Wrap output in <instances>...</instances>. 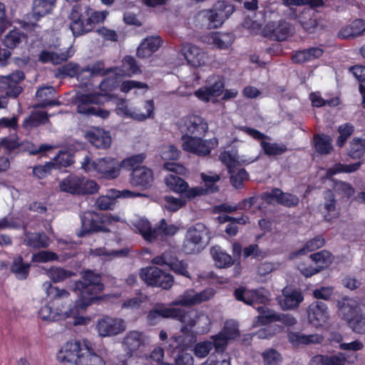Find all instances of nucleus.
Instances as JSON below:
<instances>
[{
    "label": "nucleus",
    "mask_w": 365,
    "mask_h": 365,
    "mask_svg": "<svg viewBox=\"0 0 365 365\" xmlns=\"http://www.w3.org/2000/svg\"><path fill=\"white\" fill-rule=\"evenodd\" d=\"M43 288L51 302L41 307L38 311L39 317L44 321L56 322L68 317L73 318L74 325H86L91 318L85 317L87 309L91 305V269L85 272L82 280L76 281L73 291L78 296L75 304L65 306L64 299H68L70 293L66 289L53 286L51 282L43 284Z\"/></svg>",
    "instance_id": "obj_1"
},
{
    "label": "nucleus",
    "mask_w": 365,
    "mask_h": 365,
    "mask_svg": "<svg viewBox=\"0 0 365 365\" xmlns=\"http://www.w3.org/2000/svg\"><path fill=\"white\" fill-rule=\"evenodd\" d=\"M90 356L91 347L86 342L82 344L79 341H71L58 352L57 359L71 365H88L87 361Z\"/></svg>",
    "instance_id": "obj_2"
},
{
    "label": "nucleus",
    "mask_w": 365,
    "mask_h": 365,
    "mask_svg": "<svg viewBox=\"0 0 365 365\" xmlns=\"http://www.w3.org/2000/svg\"><path fill=\"white\" fill-rule=\"evenodd\" d=\"M234 11L233 5L224 1H219L213 5L212 9L200 11L198 17L206 21L208 28L217 29L224 24Z\"/></svg>",
    "instance_id": "obj_3"
},
{
    "label": "nucleus",
    "mask_w": 365,
    "mask_h": 365,
    "mask_svg": "<svg viewBox=\"0 0 365 365\" xmlns=\"http://www.w3.org/2000/svg\"><path fill=\"white\" fill-rule=\"evenodd\" d=\"M69 19L70 29L74 36L91 31V8L89 6H73Z\"/></svg>",
    "instance_id": "obj_4"
},
{
    "label": "nucleus",
    "mask_w": 365,
    "mask_h": 365,
    "mask_svg": "<svg viewBox=\"0 0 365 365\" xmlns=\"http://www.w3.org/2000/svg\"><path fill=\"white\" fill-rule=\"evenodd\" d=\"M56 76L60 78L76 77L81 88H88L91 86V67L89 65L81 68L78 63L69 62L58 67Z\"/></svg>",
    "instance_id": "obj_5"
},
{
    "label": "nucleus",
    "mask_w": 365,
    "mask_h": 365,
    "mask_svg": "<svg viewBox=\"0 0 365 365\" xmlns=\"http://www.w3.org/2000/svg\"><path fill=\"white\" fill-rule=\"evenodd\" d=\"M224 87V80L220 76H210L205 81V85L196 90L194 95L203 102H215L216 98L223 93Z\"/></svg>",
    "instance_id": "obj_6"
},
{
    "label": "nucleus",
    "mask_w": 365,
    "mask_h": 365,
    "mask_svg": "<svg viewBox=\"0 0 365 365\" xmlns=\"http://www.w3.org/2000/svg\"><path fill=\"white\" fill-rule=\"evenodd\" d=\"M140 277L149 286L158 287L165 289H170L174 282L173 277L171 274L163 272L156 267L141 269Z\"/></svg>",
    "instance_id": "obj_7"
},
{
    "label": "nucleus",
    "mask_w": 365,
    "mask_h": 365,
    "mask_svg": "<svg viewBox=\"0 0 365 365\" xmlns=\"http://www.w3.org/2000/svg\"><path fill=\"white\" fill-rule=\"evenodd\" d=\"M148 342L147 336L138 330L128 331L121 341V346L125 356L130 358L143 351Z\"/></svg>",
    "instance_id": "obj_8"
},
{
    "label": "nucleus",
    "mask_w": 365,
    "mask_h": 365,
    "mask_svg": "<svg viewBox=\"0 0 365 365\" xmlns=\"http://www.w3.org/2000/svg\"><path fill=\"white\" fill-rule=\"evenodd\" d=\"M90 180L83 175L70 174L59 183L61 191L73 195H86L91 193Z\"/></svg>",
    "instance_id": "obj_9"
},
{
    "label": "nucleus",
    "mask_w": 365,
    "mask_h": 365,
    "mask_svg": "<svg viewBox=\"0 0 365 365\" xmlns=\"http://www.w3.org/2000/svg\"><path fill=\"white\" fill-rule=\"evenodd\" d=\"M204 136L182 135V148L183 150L199 156H205L210 153L215 145L212 140L203 139Z\"/></svg>",
    "instance_id": "obj_10"
},
{
    "label": "nucleus",
    "mask_w": 365,
    "mask_h": 365,
    "mask_svg": "<svg viewBox=\"0 0 365 365\" xmlns=\"http://www.w3.org/2000/svg\"><path fill=\"white\" fill-rule=\"evenodd\" d=\"M237 128L255 140H260L262 150L269 156L279 155L287 150V146L284 144L265 141L264 139H269V138L255 128L247 126H239Z\"/></svg>",
    "instance_id": "obj_11"
},
{
    "label": "nucleus",
    "mask_w": 365,
    "mask_h": 365,
    "mask_svg": "<svg viewBox=\"0 0 365 365\" xmlns=\"http://www.w3.org/2000/svg\"><path fill=\"white\" fill-rule=\"evenodd\" d=\"M175 311L172 316V319H176L182 323L181 332L183 334H187L188 336L193 337L192 329L200 320L208 321V317L203 314H199L195 311H187L185 309L173 308Z\"/></svg>",
    "instance_id": "obj_12"
},
{
    "label": "nucleus",
    "mask_w": 365,
    "mask_h": 365,
    "mask_svg": "<svg viewBox=\"0 0 365 365\" xmlns=\"http://www.w3.org/2000/svg\"><path fill=\"white\" fill-rule=\"evenodd\" d=\"M96 329L101 336H113L126 329V322L122 318L105 316L98 320Z\"/></svg>",
    "instance_id": "obj_13"
},
{
    "label": "nucleus",
    "mask_w": 365,
    "mask_h": 365,
    "mask_svg": "<svg viewBox=\"0 0 365 365\" xmlns=\"http://www.w3.org/2000/svg\"><path fill=\"white\" fill-rule=\"evenodd\" d=\"M154 102L152 100L146 101L143 108H130L125 104H121L116 108L117 114L128 117L138 121H143L153 116Z\"/></svg>",
    "instance_id": "obj_14"
},
{
    "label": "nucleus",
    "mask_w": 365,
    "mask_h": 365,
    "mask_svg": "<svg viewBox=\"0 0 365 365\" xmlns=\"http://www.w3.org/2000/svg\"><path fill=\"white\" fill-rule=\"evenodd\" d=\"M25 78V74L21 71L4 76L0 81V91L4 93L6 97L16 98L23 91V88L19 83Z\"/></svg>",
    "instance_id": "obj_15"
},
{
    "label": "nucleus",
    "mask_w": 365,
    "mask_h": 365,
    "mask_svg": "<svg viewBox=\"0 0 365 365\" xmlns=\"http://www.w3.org/2000/svg\"><path fill=\"white\" fill-rule=\"evenodd\" d=\"M207 235L206 227L197 223L187 231L183 244V250L187 254H192L198 251L197 246L202 243V239Z\"/></svg>",
    "instance_id": "obj_16"
},
{
    "label": "nucleus",
    "mask_w": 365,
    "mask_h": 365,
    "mask_svg": "<svg viewBox=\"0 0 365 365\" xmlns=\"http://www.w3.org/2000/svg\"><path fill=\"white\" fill-rule=\"evenodd\" d=\"M181 128L182 135L205 136L208 130L206 120L197 115H190L182 118Z\"/></svg>",
    "instance_id": "obj_17"
},
{
    "label": "nucleus",
    "mask_w": 365,
    "mask_h": 365,
    "mask_svg": "<svg viewBox=\"0 0 365 365\" xmlns=\"http://www.w3.org/2000/svg\"><path fill=\"white\" fill-rule=\"evenodd\" d=\"M180 52L187 60L188 64L193 67L204 66L209 61V56L205 51L191 43H186L182 44Z\"/></svg>",
    "instance_id": "obj_18"
},
{
    "label": "nucleus",
    "mask_w": 365,
    "mask_h": 365,
    "mask_svg": "<svg viewBox=\"0 0 365 365\" xmlns=\"http://www.w3.org/2000/svg\"><path fill=\"white\" fill-rule=\"evenodd\" d=\"M267 292L259 288L255 290H247L244 287H240L235 290V297L238 301L243 302L246 304L254 306L256 304H266L268 301Z\"/></svg>",
    "instance_id": "obj_19"
},
{
    "label": "nucleus",
    "mask_w": 365,
    "mask_h": 365,
    "mask_svg": "<svg viewBox=\"0 0 365 365\" xmlns=\"http://www.w3.org/2000/svg\"><path fill=\"white\" fill-rule=\"evenodd\" d=\"M93 168L99 173L103 178L114 179L120 174V163L113 158L106 157L99 159L93 163Z\"/></svg>",
    "instance_id": "obj_20"
},
{
    "label": "nucleus",
    "mask_w": 365,
    "mask_h": 365,
    "mask_svg": "<svg viewBox=\"0 0 365 365\" xmlns=\"http://www.w3.org/2000/svg\"><path fill=\"white\" fill-rule=\"evenodd\" d=\"M262 198L268 203L276 202L288 207L297 206L299 202V199L297 195L284 192L279 188H274L270 192H264Z\"/></svg>",
    "instance_id": "obj_21"
},
{
    "label": "nucleus",
    "mask_w": 365,
    "mask_h": 365,
    "mask_svg": "<svg viewBox=\"0 0 365 365\" xmlns=\"http://www.w3.org/2000/svg\"><path fill=\"white\" fill-rule=\"evenodd\" d=\"M307 317L309 324L315 327L323 326L329 319L327 305L322 302H314L307 308Z\"/></svg>",
    "instance_id": "obj_22"
},
{
    "label": "nucleus",
    "mask_w": 365,
    "mask_h": 365,
    "mask_svg": "<svg viewBox=\"0 0 365 365\" xmlns=\"http://www.w3.org/2000/svg\"><path fill=\"white\" fill-rule=\"evenodd\" d=\"M264 31L277 41H284L293 34L294 29L288 22L281 20L267 24Z\"/></svg>",
    "instance_id": "obj_23"
},
{
    "label": "nucleus",
    "mask_w": 365,
    "mask_h": 365,
    "mask_svg": "<svg viewBox=\"0 0 365 365\" xmlns=\"http://www.w3.org/2000/svg\"><path fill=\"white\" fill-rule=\"evenodd\" d=\"M153 182V174L150 169L145 167L135 168L132 172L130 183L133 187H139L141 190L149 188Z\"/></svg>",
    "instance_id": "obj_24"
},
{
    "label": "nucleus",
    "mask_w": 365,
    "mask_h": 365,
    "mask_svg": "<svg viewBox=\"0 0 365 365\" xmlns=\"http://www.w3.org/2000/svg\"><path fill=\"white\" fill-rule=\"evenodd\" d=\"M56 93V90L53 86H46L38 89L36 94L38 103L35 108H46L61 105V102L55 98Z\"/></svg>",
    "instance_id": "obj_25"
},
{
    "label": "nucleus",
    "mask_w": 365,
    "mask_h": 365,
    "mask_svg": "<svg viewBox=\"0 0 365 365\" xmlns=\"http://www.w3.org/2000/svg\"><path fill=\"white\" fill-rule=\"evenodd\" d=\"M283 299L280 302V306L282 309H297L304 300V296L299 289L285 287L282 290Z\"/></svg>",
    "instance_id": "obj_26"
},
{
    "label": "nucleus",
    "mask_w": 365,
    "mask_h": 365,
    "mask_svg": "<svg viewBox=\"0 0 365 365\" xmlns=\"http://www.w3.org/2000/svg\"><path fill=\"white\" fill-rule=\"evenodd\" d=\"M86 91H77L73 99V104L76 106V110L79 114L90 116L91 115V86L88 88H81Z\"/></svg>",
    "instance_id": "obj_27"
},
{
    "label": "nucleus",
    "mask_w": 365,
    "mask_h": 365,
    "mask_svg": "<svg viewBox=\"0 0 365 365\" xmlns=\"http://www.w3.org/2000/svg\"><path fill=\"white\" fill-rule=\"evenodd\" d=\"M163 44V40L159 36H151L145 38L138 47L137 56L139 58H146L155 52Z\"/></svg>",
    "instance_id": "obj_28"
},
{
    "label": "nucleus",
    "mask_w": 365,
    "mask_h": 365,
    "mask_svg": "<svg viewBox=\"0 0 365 365\" xmlns=\"http://www.w3.org/2000/svg\"><path fill=\"white\" fill-rule=\"evenodd\" d=\"M274 322H282L284 324L292 326L296 324L294 317L289 314H277L272 311H267L257 317V325L268 324Z\"/></svg>",
    "instance_id": "obj_29"
},
{
    "label": "nucleus",
    "mask_w": 365,
    "mask_h": 365,
    "mask_svg": "<svg viewBox=\"0 0 365 365\" xmlns=\"http://www.w3.org/2000/svg\"><path fill=\"white\" fill-rule=\"evenodd\" d=\"M121 218L119 216L103 215L93 212V232H108L109 227L113 222H120Z\"/></svg>",
    "instance_id": "obj_30"
},
{
    "label": "nucleus",
    "mask_w": 365,
    "mask_h": 365,
    "mask_svg": "<svg viewBox=\"0 0 365 365\" xmlns=\"http://www.w3.org/2000/svg\"><path fill=\"white\" fill-rule=\"evenodd\" d=\"M31 263L24 261L21 255L15 257L10 265V272L19 280H25L29 275Z\"/></svg>",
    "instance_id": "obj_31"
},
{
    "label": "nucleus",
    "mask_w": 365,
    "mask_h": 365,
    "mask_svg": "<svg viewBox=\"0 0 365 365\" xmlns=\"http://www.w3.org/2000/svg\"><path fill=\"white\" fill-rule=\"evenodd\" d=\"M339 315L347 322L361 313L359 306L351 299H344L339 302Z\"/></svg>",
    "instance_id": "obj_32"
},
{
    "label": "nucleus",
    "mask_w": 365,
    "mask_h": 365,
    "mask_svg": "<svg viewBox=\"0 0 365 365\" xmlns=\"http://www.w3.org/2000/svg\"><path fill=\"white\" fill-rule=\"evenodd\" d=\"M173 308L165 307L163 304H156L147 314L149 324H157L162 318H172L175 313Z\"/></svg>",
    "instance_id": "obj_33"
},
{
    "label": "nucleus",
    "mask_w": 365,
    "mask_h": 365,
    "mask_svg": "<svg viewBox=\"0 0 365 365\" xmlns=\"http://www.w3.org/2000/svg\"><path fill=\"white\" fill-rule=\"evenodd\" d=\"M50 122L49 115L45 111H32L30 115L24 119L22 126L26 129L38 128L41 125Z\"/></svg>",
    "instance_id": "obj_34"
},
{
    "label": "nucleus",
    "mask_w": 365,
    "mask_h": 365,
    "mask_svg": "<svg viewBox=\"0 0 365 365\" xmlns=\"http://www.w3.org/2000/svg\"><path fill=\"white\" fill-rule=\"evenodd\" d=\"M324 51L320 47H312L307 49L298 51L292 56V61L297 63H304L308 61H314L319 58L323 54Z\"/></svg>",
    "instance_id": "obj_35"
},
{
    "label": "nucleus",
    "mask_w": 365,
    "mask_h": 365,
    "mask_svg": "<svg viewBox=\"0 0 365 365\" xmlns=\"http://www.w3.org/2000/svg\"><path fill=\"white\" fill-rule=\"evenodd\" d=\"M180 230V227L175 224L169 223L165 219H161L154 227L155 240L160 238L175 235Z\"/></svg>",
    "instance_id": "obj_36"
},
{
    "label": "nucleus",
    "mask_w": 365,
    "mask_h": 365,
    "mask_svg": "<svg viewBox=\"0 0 365 365\" xmlns=\"http://www.w3.org/2000/svg\"><path fill=\"white\" fill-rule=\"evenodd\" d=\"M365 31V21L362 19H356L349 25L344 26L339 36L343 38H355L361 36Z\"/></svg>",
    "instance_id": "obj_37"
},
{
    "label": "nucleus",
    "mask_w": 365,
    "mask_h": 365,
    "mask_svg": "<svg viewBox=\"0 0 365 365\" xmlns=\"http://www.w3.org/2000/svg\"><path fill=\"white\" fill-rule=\"evenodd\" d=\"M346 361V357L341 352L333 355H317L312 359V365H345Z\"/></svg>",
    "instance_id": "obj_38"
},
{
    "label": "nucleus",
    "mask_w": 365,
    "mask_h": 365,
    "mask_svg": "<svg viewBox=\"0 0 365 365\" xmlns=\"http://www.w3.org/2000/svg\"><path fill=\"white\" fill-rule=\"evenodd\" d=\"M289 341L294 345L319 344L323 341V337L319 334L305 335L300 333L291 332L288 334Z\"/></svg>",
    "instance_id": "obj_39"
},
{
    "label": "nucleus",
    "mask_w": 365,
    "mask_h": 365,
    "mask_svg": "<svg viewBox=\"0 0 365 365\" xmlns=\"http://www.w3.org/2000/svg\"><path fill=\"white\" fill-rule=\"evenodd\" d=\"M132 225L145 240L150 242L155 241L154 228H152L148 220L140 218L134 220Z\"/></svg>",
    "instance_id": "obj_40"
},
{
    "label": "nucleus",
    "mask_w": 365,
    "mask_h": 365,
    "mask_svg": "<svg viewBox=\"0 0 365 365\" xmlns=\"http://www.w3.org/2000/svg\"><path fill=\"white\" fill-rule=\"evenodd\" d=\"M48 237L43 232L25 234L24 244L34 249L45 248L48 246Z\"/></svg>",
    "instance_id": "obj_41"
},
{
    "label": "nucleus",
    "mask_w": 365,
    "mask_h": 365,
    "mask_svg": "<svg viewBox=\"0 0 365 365\" xmlns=\"http://www.w3.org/2000/svg\"><path fill=\"white\" fill-rule=\"evenodd\" d=\"M56 0H34L33 4V15L36 21L41 17L51 12L55 6Z\"/></svg>",
    "instance_id": "obj_42"
},
{
    "label": "nucleus",
    "mask_w": 365,
    "mask_h": 365,
    "mask_svg": "<svg viewBox=\"0 0 365 365\" xmlns=\"http://www.w3.org/2000/svg\"><path fill=\"white\" fill-rule=\"evenodd\" d=\"M112 142L109 132L100 128H93V145L98 148H107Z\"/></svg>",
    "instance_id": "obj_43"
},
{
    "label": "nucleus",
    "mask_w": 365,
    "mask_h": 365,
    "mask_svg": "<svg viewBox=\"0 0 365 365\" xmlns=\"http://www.w3.org/2000/svg\"><path fill=\"white\" fill-rule=\"evenodd\" d=\"M27 36L17 29L10 31L4 38L3 44L10 49L18 47L23 41L26 42Z\"/></svg>",
    "instance_id": "obj_44"
},
{
    "label": "nucleus",
    "mask_w": 365,
    "mask_h": 365,
    "mask_svg": "<svg viewBox=\"0 0 365 365\" xmlns=\"http://www.w3.org/2000/svg\"><path fill=\"white\" fill-rule=\"evenodd\" d=\"M336 201L334 193L327 190L324 192V217L327 221H331L332 217H337L336 212Z\"/></svg>",
    "instance_id": "obj_45"
},
{
    "label": "nucleus",
    "mask_w": 365,
    "mask_h": 365,
    "mask_svg": "<svg viewBox=\"0 0 365 365\" xmlns=\"http://www.w3.org/2000/svg\"><path fill=\"white\" fill-rule=\"evenodd\" d=\"M312 259L314 263V267L319 269V272L327 267L333 261V255L327 250H322L310 255L308 261Z\"/></svg>",
    "instance_id": "obj_46"
},
{
    "label": "nucleus",
    "mask_w": 365,
    "mask_h": 365,
    "mask_svg": "<svg viewBox=\"0 0 365 365\" xmlns=\"http://www.w3.org/2000/svg\"><path fill=\"white\" fill-rule=\"evenodd\" d=\"M207 42L218 48L225 49L232 43V37L230 34L211 33L207 36Z\"/></svg>",
    "instance_id": "obj_47"
},
{
    "label": "nucleus",
    "mask_w": 365,
    "mask_h": 365,
    "mask_svg": "<svg viewBox=\"0 0 365 365\" xmlns=\"http://www.w3.org/2000/svg\"><path fill=\"white\" fill-rule=\"evenodd\" d=\"M220 159L227 166L228 170L230 171L231 170L239 168L238 165L240 163L250 164L256 160L257 158L243 160L240 159L239 157L237 158L235 155H232L229 151H225L220 154Z\"/></svg>",
    "instance_id": "obj_48"
},
{
    "label": "nucleus",
    "mask_w": 365,
    "mask_h": 365,
    "mask_svg": "<svg viewBox=\"0 0 365 365\" xmlns=\"http://www.w3.org/2000/svg\"><path fill=\"white\" fill-rule=\"evenodd\" d=\"M211 255L215 265L219 268L230 266L233 263L232 257L224 252L220 247H214L211 249Z\"/></svg>",
    "instance_id": "obj_49"
},
{
    "label": "nucleus",
    "mask_w": 365,
    "mask_h": 365,
    "mask_svg": "<svg viewBox=\"0 0 365 365\" xmlns=\"http://www.w3.org/2000/svg\"><path fill=\"white\" fill-rule=\"evenodd\" d=\"M140 73L141 71L137 65L135 59L130 56H126L123 58L121 70L120 72L116 71V74H121L126 76H131Z\"/></svg>",
    "instance_id": "obj_50"
},
{
    "label": "nucleus",
    "mask_w": 365,
    "mask_h": 365,
    "mask_svg": "<svg viewBox=\"0 0 365 365\" xmlns=\"http://www.w3.org/2000/svg\"><path fill=\"white\" fill-rule=\"evenodd\" d=\"M69 56L66 53H57L54 51L43 50L38 55V61L43 63H51L54 65L66 61Z\"/></svg>",
    "instance_id": "obj_51"
},
{
    "label": "nucleus",
    "mask_w": 365,
    "mask_h": 365,
    "mask_svg": "<svg viewBox=\"0 0 365 365\" xmlns=\"http://www.w3.org/2000/svg\"><path fill=\"white\" fill-rule=\"evenodd\" d=\"M324 245V240L322 237H314L305 244V245L298 251L292 252L289 255L290 259H294L299 255H305L309 252H312L321 248Z\"/></svg>",
    "instance_id": "obj_52"
},
{
    "label": "nucleus",
    "mask_w": 365,
    "mask_h": 365,
    "mask_svg": "<svg viewBox=\"0 0 365 365\" xmlns=\"http://www.w3.org/2000/svg\"><path fill=\"white\" fill-rule=\"evenodd\" d=\"M167 187L173 192L181 193L188 188V184L181 178L170 174L165 178Z\"/></svg>",
    "instance_id": "obj_53"
},
{
    "label": "nucleus",
    "mask_w": 365,
    "mask_h": 365,
    "mask_svg": "<svg viewBox=\"0 0 365 365\" xmlns=\"http://www.w3.org/2000/svg\"><path fill=\"white\" fill-rule=\"evenodd\" d=\"M314 142L317 152L320 154H328L332 150L331 139L329 135H316Z\"/></svg>",
    "instance_id": "obj_54"
},
{
    "label": "nucleus",
    "mask_w": 365,
    "mask_h": 365,
    "mask_svg": "<svg viewBox=\"0 0 365 365\" xmlns=\"http://www.w3.org/2000/svg\"><path fill=\"white\" fill-rule=\"evenodd\" d=\"M360 165H361L360 162L355 163L353 164H349V165L337 163L327 170V176L328 178H329L334 175L341 173H353V172L357 170L359 168Z\"/></svg>",
    "instance_id": "obj_55"
},
{
    "label": "nucleus",
    "mask_w": 365,
    "mask_h": 365,
    "mask_svg": "<svg viewBox=\"0 0 365 365\" xmlns=\"http://www.w3.org/2000/svg\"><path fill=\"white\" fill-rule=\"evenodd\" d=\"M230 182L233 187L240 189L243 187L244 181L247 180L248 174L244 168H237L229 171Z\"/></svg>",
    "instance_id": "obj_56"
},
{
    "label": "nucleus",
    "mask_w": 365,
    "mask_h": 365,
    "mask_svg": "<svg viewBox=\"0 0 365 365\" xmlns=\"http://www.w3.org/2000/svg\"><path fill=\"white\" fill-rule=\"evenodd\" d=\"M148 297L143 293H139L135 297L126 299L123 301L121 308L124 309H138L141 304L147 300Z\"/></svg>",
    "instance_id": "obj_57"
},
{
    "label": "nucleus",
    "mask_w": 365,
    "mask_h": 365,
    "mask_svg": "<svg viewBox=\"0 0 365 365\" xmlns=\"http://www.w3.org/2000/svg\"><path fill=\"white\" fill-rule=\"evenodd\" d=\"M173 305L192 306L195 305V291L187 289L178 296L172 303Z\"/></svg>",
    "instance_id": "obj_58"
},
{
    "label": "nucleus",
    "mask_w": 365,
    "mask_h": 365,
    "mask_svg": "<svg viewBox=\"0 0 365 365\" xmlns=\"http://www.w3.org/2000/svg\"><path fill=\"white\" fill-rule=\"evenodd\" d=\"M54 169L67 168L74 163L73 155L67 152L60 151L53 159Z\"/></svg>",
    "instance_id": "obj_59"
},
{
    "label": "nucleus",
    "mask_w": 365,
    "mask_h": 365,
    "mask_svg": "<svg viewBox=\"0 0 365 365\" xmlns=\"http://www.w3.org/2000/svg\"><path fill=\"white\" fill-rule=\"evenodd\" d=\"M145 158L144 153L133 155L128 158L120 163V168H125L126 170H133L135 168H140V165L143 162Z\"/></svg>",
    "instance_id": "obj_60"
},
{
    "label": "nucleus",
    "mask_w": 365,
    "mask_h": 365,
    "mask_svg": "<svg viewBox=\"0 0 365 365\" xmlns=\"http://www.w3.org/2000/svg\"><path fill=\"white\" fill-rule=\"evenodd\" d=\"M186 202L181 197H175L171 195L164 197V207L170 212H176L185 205Z\"/></svg>",
    "instance_id": "obj_61"
},
{
    "label": "nucleus",
    "mask_w": 365,
    "mask_h": 365,
    "mask_svg": "<svg viewBox=\"0 0 365 365\" xmlns=\"http://www.w3.org/2000/svg\"><path fill=\"white\" fill-rule=\"evenodd\" d=\"M365 150V139L354 138L350 143L349 155L352 158H360Z\"/></svg>",
    "instance_id": "obj_62"
},
{
    "label": "nucleus",
    "mask_w": 365,
    "mask_h": 365,
    "mask_svg": "<svg viewBox=\"0 0 365 365\" xmlns=\"http://www.w3.org/2000/svg\"><path fill=\"white\" fill-rule=\"evenodd\" d=\"M349 327L356 334H365V316L361 313L355 315L349 322Z\"/></svg>",
    "instance_id": "obj_63"
},
{
    "label": "nucleus",
    "mask_w": 365,
    "mask_h": 365,
    "mask_svg": "<svg viewBox=\"0 0 365 365\" xmlns=\"http://www.w3.org/2000/svg\"><path fill=\"white\" fill-rule=\"evenodd\" d=\"M115 197L111 192V190H108L106 195L101 196L96 202V205L100 210H110L115 202Z\"/></svg>",
    "instance_id": "obj_64"
}]
</instances>
